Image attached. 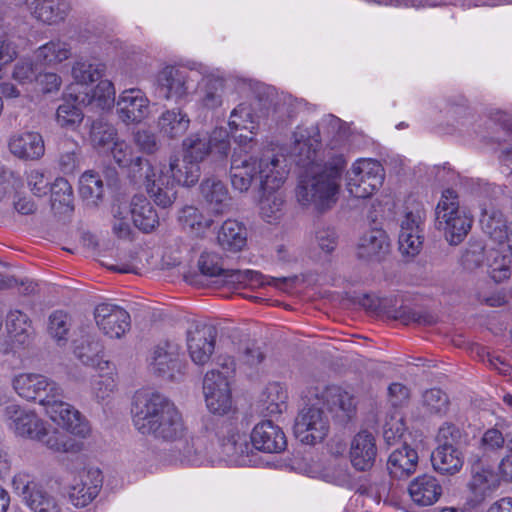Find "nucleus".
Returning <instances> with one entry per match:
<instances>
[{"mask_svg":"<svg viewBox=\"0 0 512 512\" xmlns=\"http://www.w3.org/2000/svg\"><path fill=\"white\" fill-rule=\"evenodd\" d=\"M437 441L439 445L456 446L460 449L466 441V435L457 426L445 423L439 428Z\"/></svg>","mask_w":512,"mask_h":512,"instance_id":"nucleus-59","label":"nucleus"},{"mask_svg":"<svg viewBox=\"0 0 512 512\" xmlns=\"http://www.w3.org/2000/svg\"><path fill=\"white\" fill-rule=\"evenodd\" d=\"M320 129L331 137L332 149L341 147L348 139L350 129L340 118L329 114L322 118L320 126L297 127L293 133L292 154L297 165H313L311 174L305 175L296 189V198L303 207L323 212L331 209L337 202L340 189L341 169L336 166L314 170L317 155L321 147Z\"/></svg>","mask_w":512,"mask_h":512,"instance_id":"nucleus-1","label":"nucleus"},{"mask_svg":"<svg viewBox=\"0 0 512 512\" xmlns=\"http://www.w3.org/2000/svg\"><path fill=\"white\" fill-rule=\"evenodd\" d=\"M483 231L500 246H503L505 237L509 230V225L504 219L502 213L493 212L492 214L485 213L481 219Z\"/></svg>","mask_w":512,"mask_h":512,"instance_id":"nucleus-48","label":"nucleus"},{"mask_svg":"<svg viewBox=\"0 0 512 512\" xmlns=\"http://www.w3.org/2000/svg\"><path fill=\"white\" fill-rule=\"evenodd\" d=\"M441 493L442 488L439 482L431 475L418 476L409 485V494L419 505H432L439 499Z\"/></svg>","mask_w":512,"mask_h":512,"instance_id":"nucleus-34","label":"nucleus"},{"mask_svg":"<svg viewBox=\"0 0 512 512\" xmlns=\"http://www.w3.org/2000/svg\"><path fill=\"white\" fill-rule=\"evenodd\" d=\"M423 407L429 414H443L448 408L447 395L440 389H430L423 394Z\"/></svg>","mask_w":512,"mask_h":512,"instance_id":"nucleus-57","label":"nucleus"},{"mask_svg":"<svg viewBox=\"0 0 512 512\" xmlns=\"http://www.w3.org/2000/svg\"><path fill=\"white\" fill-rule=\"evenodd\" d=\"M204 429L215 431L221 453L229 462L240 466L251 463V441H248L247 433L240 425L228 421L214 423L213 419H207L204 423Z\"/></svg>","mask_w":512,"mask_h":512,"instance_id":"nucleus-8","label":"nucleus"},{"mask_svg":"<svg viewBox=\"0 0 512 512\" xmlns=\"http://www.w3.org/2000/svg\"><path fill=\"white\" fill-rule=\"evenodd\" d=\"M179 222L183 229L196 236L204 234L213 223L212 219L204 216L198 208L189 205L180 210Z\"/></svg>","mask_w":512,"mask_h":512,"instance_id":"nucleus-42","label":"nucleus"},{"mask_svg":"<svg viewBox=\"0 0 512 512\" xmlns=\"http://www.w3.org/2000/svg\"><path fill=\"white\" fill-rule=\"evenodd\" d=\"M472 219L460 208L457 194L443 191L435 209V226L451 245L460 244L471 229Z\"/></svg>","mask_w":512,"mask_h":512,"instance_id":"nucleus-7","label":"nucleus"},{"mask_svg":"<svg viewBox=\"0 0 512 512\" xmlns=\"http://www.w3.org/2000/svg\"><path fill=\"white\" fill-rule=\"evenodd\" d=\"M25 4L38 21L48 25L63 21L69 12L65 0H25Z\"/></svg>","mask_w":512,"mask_h":512,"instance_id":"nucleus-30","label":"nucleus"},{"mask_svg":"<svg viewBox=\"0 0 512 512\" xmlns=\"http://www.w3.org/2000/svg\"><path fill=\"white\" fill-rule=\"evenodd\" d=\"M70 329L71 319L66 313L55 311L50 315L48 332L58 345H63L67 342Z\"/></svg>","mask_w":512,"mask_h":512,"instance_id":"nucleus-52","label":"nucleus"},{"mask_svg":"<svg viewBox=\"0 0 512 512\" xmlns=\"http://www.w3.org/2000/svg\"><path fill=\"white\" fill-rule=\"evenodd\" d=\"M228 124L232 130L243 129L250 134H254L257 128L252 109L247 103H241L232 110Z\"/></svg>","mask_w":512,"mask_h":512,"instance_id":"nucleus-50","label":"nucleus"},{"mask_svg":"<svg viewBox=\"0 0 512 512\" xmlns=\"http://www.w3.org/2000/svg\"><path fill=\"white\" fill-rule=\"evenodd\" d=\"M200 194L207 209L214 215H222L230 208V195L225 184L214 177L204 179Z\"/></svg>","mask_w":512,"mask_h":512,"instance_id":"nucleus-27","label":"nucleus"},{"mask_svg":"<svg viewBox=\"0 0 512 512\" xmlns=\"http://www.w3.org/2000/svg\"><path fill=\"white\" fill-rule=\"evenodd\" d=\"M63 394L45 396L41 405L51 421L61 426L70 434L79 438H86L91 433L87 419L72 405L61 400Z\"/></svg>","mask_w":512,"mask_h":512,"instance_id":"nucleus-12","label":"nucleus"},{"mask_svg":"<svg viewBox=\"0 0 512 512\" xmlns=\"http://www.w3.org/2000/svg\"><path fill=\"white\" fill-rule=\"evenodd\" d=\"M76 100L93 111L110 110L116 104L114 84L108 79L100 80L94 88L79 92Z\"/></svg>","mask_w":512,"mask_h":512,"instance_id":"nucleus-26","label":"nucleus"},{"mask_svg":"<svg viewBox=\"0 0 512 512\" xmlns=\"http://www.w3.org/2000/svg\"><path fill=\"white\" fill-rule=\"evenodd\" d=\"M154 177L146 181V192L154 203L162 208L170 207L176 200L175 185L191 187L201 175L200 165L183 156L171 155L168 163L153 162Z\"/></svg>","mask_w":512,"mask_h":512,"instance_id":"nucleus-4","label":"nucleus"},{"mask_svg":"<svg viewBox=\"0 0 512 512\" xmlns=\"http://www.w3.org/2000/svg\"><path fill=\"white\" fill-rule=\"evenodd\" d=\"M131 415L140 434L173 445L181 462L200 465L206 459L207 441L189 432L181 412L166 397L158 393H137Z\"/></svg>","mask_w":512,"mask_h":512,"instance_id":"nucleus-2","label":"nucleus"},{"mask_svg":"<svg viewBox=\"0 0 512 512\" xmlns=\"http://www.w3.org/2000/svg\"><path fill=\"white\" fill-rule=\"evenodd\" d=\"M217 239L223 249L238 252L246 245L247 231L241 222L228 219L222 224Z\"/></svg>","mask_w":512,"mask_h":512,"instance_id":"nucleus-37","label":"nucleus"},{"mask_svg":"<svg viewBox=\"0 0 512 512\" xmlns=\"http://www.w3.org/2000/svg\"><path fill=\"white\" fill-rule=\"evenodd\" d=\"M6 329L10 339L18 345L30 342L33 327L29 317L20 310H12L7 315Z\"/></svg>","mask_w":512,"mask_h":512,"instance_id":"nucleus-40","label":"nucleus"},{"mask_svg":"<svg viewBox=\"0 0 512 512\" xmlns=\"http://www.w3.org/2000/svg\"><path fill=\"white\" fill-rule=\"evenodd\" d=\"M287 392L279 383H270L261 398L263 409L268 415L281 414L286 409Z\"/></svg>","mask_w":512,"mask_h":512,"instance_id":"nucleus-45","label":"nucleus"},{"mask_svg":"<svg viewBox=\"0 0 512 512\" xmlns=\"http://www.w3.org/2000/svg\"><path fill=\"white\" fill-rule=\"evenodd\" d=\"M505 443L509 449H512V437L510 434L504 437L502 432L496 428L486 430L481 438V446L489 451L500 450L504 447Z\"/></svg>","mask_w":512,"mask_h":512,"instance_id":"nucleus-61","label":"nucleus"},{"mask_svg":"<svg viewBox=\"0 0 512 512\" xmlns=\"http://www.w3.org/2000/svg\"><path fill=\"white\" fill-rule=\"evenodd\" d=\"M188 73L180 66L167 65L156 75L155 87L166 100H180L188 94Z\"/></svg>","mask_w":512,"mask_h":512,"instance_id":"nucleus-22","label":"nucleus"},{"mask_svg":"<svg viewBox=\"0 0 512 512\" xmlns=\"http://www.w3.org/2000/svg\"><path fill=\"white\" fill-rule=\"evenodd\" d=\"M103 475L99 468L86 466L76 471L69 484V500L75 507H86L99 494Z\"/></svg>","mask_w":512,"mask_h":512,"instance_id":"nucleus-14","label":"nucleus"},{"mask_svg":"<svg viewBox=\"0 0 512 512\" xmlns=\"http://www.w3.org/2000/svg\"><path fill=\"white\" fill-rule=\"evenodd\" d=\"M314 243L323 254L330 255L338 245V234L332 227H319L315 231Z\"/></svg>","mask_w":512,"mask_h":512,"instance_id":"nucleus-56","label":"nucleus"},{"mask_svg":"<svg viewBox=\"0 0 512 512\" xmlns=\"http://www.w3.org/2000/svg\"><path fill=\"white\" fill-rule=\"evenodd\" d=\"M72 49L68 42L55 39L40 46L35 51L36 60L46 66L54 67L68 60Z\"/></svg>","mask_w":512,"mask_h":512,"instance_id":"nucleus-39","label":"nucleus"},{"mask_svg":"<svg viewBox=\"0 0 512 512\" xmlns=\"http://www.w3.org/2000/svg\"><path fill=\"white\" fill-rule=\"evenodd\" d=\"M110 154L120 168L127 171V175L134 183H142L146 189V181L154 177L153 162L136 155L134 148L125 140L118 139L110 148Z\"/></svg>","mask_w":512,"mask_h":512,"instance_id":"nucleus-13","label":"nucleus"},{"mask_svg":"<svg viewBox=\"0 0 512 512\" xmlns=\"http://www.w3.org/2000/svg\"><path fill=\"white\" fill-rule=\"evenodd\" d=\"M180 347L172 341H164L158 344L150 358L151 369L159 374H166L173 370L178 361Z\"/></svg>","mask_w":512,"mask_h":512,"instance_id":"nucleus-38","label":"nucleus"},{"mask_svg":"<svg viewBox=\"0 0 512 512\" xmlns=\"http://www.w3.org/2000/svg\"><path fill=\"white\" fill-rule=\"evenodd\" d=\"M37 76L34 64L29 59L18 61L12 72V78L20 85L32 83L37 80Z\"/></svg>","mask_w":512,"mask_h":512,"instance_id":"nucleus-63","label":"nucleus"},{"mask_svg":"<svg viewBox=\"0 0 512 512\" xmlns=\"http://www.w3.org/2000/svg\"><path fill=\"white\" fill-rule=\"evenodd\" d=\"M72 201V188L64 178H57L51 186V204L53 208L69 207Z\"/></svg>","mask_w":512,"mask_h":512,"instance_id":"nucleus-60","label":"nucleus"},{"mask_svg":"<svg viewBox=\"0 0 512 512\" xmlns=\"http://www.w3.org/2000/svg\"><path fill=\"white\" fill-rule=\"evenodd\" d=\"M203 393L208 410L213 414L223 415L232 407V396L228 376L211 370L203 380Z\"/></svg>","mask_w":512,"mask_h":512,"instance_id":"nucleus-15","label":"nucleus"},{"mask_svg":"<svg viewBox=\"0 0 512 512\" xmlns=\"http://www.w3.org/2000/svg\"><path fill=\"white\" fill-rule=\"evenodd\" d=\"M198 267L201 273L208 277H222L228 284L242 286H257L265 284V277L254 270H230L224 269L221 258L216 253L204 252L201 254ZM288 278L271 277L266 283L276 288L283 289Z\"/></svg>","mask_w":512,"mask_h":512,"instance_id":"nucleus-9","label":"nucleus"},{"mask_svg":"<svg viewBox=\"0 0 512 512\" xmlns=\"http://www.w3.org/2000/svg\"><path fill=\"white\" fill-rule=\"evenodd\" d=\"M74 353L85 365L96 368L99 372L109 370L112 363L103 356V345L91 336H85L76 345Z\"/></svg>","mask_w":512,"mask_h":512,"instance_id":"nucleus-31","label":"nucleus"},{"mask_svg":"<svg viewBox=\"0 0 512 512\" xmlns=\"http://www.w3.org/2000/svg\"><path fill=\"white\" fill-rule=\"evenodd\" d=\"M115 105L119 119L127 125L141 123L150 115V100L140 88L123 90Z\"/></svg>","mask_w":512,"mask_h":512,"instance_id":"nucleus-17","label":"nucleus"},{"mask_svg":"<svg viewBox=\"0 0 512 512\" xmlns=\"http://www.w3.org/2000/svg\"><path fill=\"white\" fill-rule=\"evenodd\" d=\"M80 146L73 139L66 138L60 143L59 165L64 173L73 172L79 165Z\"/></svg>","mask_w":512,"mask_h":512,"instance_id":"nucleus-51","label":"nucleus"},{"mask_svg":"<svg viewBox=\"0 0 512 512\" xmlns=\"http://www.w3.org/2000/svg\"><path fill=\"white\" fill-rule=\"evenodd\" d=\"M390 250L388 235L382 229H371L366 231L359 239L357 255L365 260L379 261L384 258Z\"/></svg>","mask_w":512,"mask_h":512,"instance_id":"nucleus-29","label":"nucleus"},{"mask_svg":"<svg viewBox=\"0 0 512 512\" xmlns=\"http://www.w3.org/2000/svg\"><path fill=\"white\" fill-rule=\"evenodd\" d=\"M377 451L375 436L367 430H362L351 439L350 462L356 470L367 471L373 467Z\"/></svg>","mask_w":512,"mask_h":512,"instance_id":"nucleus-25","label":"nucleus"},{"mask_svg":"<svg viewBox=\"0 0 512 512\" xmlns=\"http://www.w3.org/2000/svg\"><path fill=\"white\" fill-rule=\"evenodd\" d=\"M501 480L499 472L496 473L489 467L473 468L469 487L474 494L475 501L482 502L487 496L497 490Z\"/></svg>","mask_w":512,"mask_h":512,"instance_id":"nucleus-35","label":"nucleus"},{"mask_svg":"<svg viewBox=\"0 0 512 512\" xmlns=\"http://www.w3.org/2000/svg\"><path fill=\"white\" fill-rule=\"evenodd\" d=\"M24 187L21 174L6 167H0V201L16 195Z\"/></svg>","mask_w":512,"mask_h":512,"instance_id":"nucleus-54","label":"nucleus"},{"mask_svg":"<svg viewBox=\"0 0 512 512\" xmlns=\"http://www.w3.org/2000/svg\"><path fill=\"white\" fill-rule=\"evenodd\" d=\"M8 149L19 160L38 161L45 154V143L39 132L22 131L10 136Z\"/></svg>","mask_w":512,"mask_h":512,"instance_id":"nucleus-23","label":"nucleus"},{"mask_svg":"<svg viewBox=\"0 0 512 512\" xmlns=\"http://www.w3.org/2000/svg\"><path fill=\"white\" fill-rule=\"evenodd\" d=\"M252 449L265 453H280L285 450L287 440L282 429L270 420L261 421L251 431Z\"/></svg>","mask_w":512,"mask_h":512,"instance_id":"nucleus-24","label":"nucleus"},{"mask_svg":"<svg viewBox=\"0 0 512 512\" xmlns=\"http://www.w3.org/2000/svg\"><path fill=\"white\" fill-rule=\"evenodd\" d=\"M26 504L34 512H60L55 499L38 486H33L31 493L26 496Z\"/></svg>","mask_w":512,"mask_h":512,"instance_id":"nucleus-53","label":"nucleus"},{"mask_svg":"<svg viewBox=\"0 0 512 512\" xmlns=\"http://www.w3.org/2000/svg\"><path fill=\"white\" fill-rule=\"evenodd\" d=\"M105 72V66L101 63H92L85 59L76 60L71 68L74 81L81 86H87L98 81Z\"/></svg>","mask_w":512,"mask_h":512,"instance_id":"nucleus-43","label":"nucleus"},{"mask_svg":"<svg viewBox=\"0 0 512 512\" xmlns=\"http://www.w3.org/2000/svg\"><path fill=\"white\" fill-rule=\"evenodd\" d=\"M13 389L27 400L39 399L45 396L60 395L61 388L46 376L36 373H21L12 380Z\"/></svg>","mask_w":512,"mask_h":512,"instance_id":"nucleus-19","label":"nucleus"},{"mask_svg":"<svg viewBox=\"0 0 512 512\" xmlns=\"http://www.w3.org/2000/svg\"><path fill=\"white\" fill-rule=\"evenodd\" d=\"M79 193L89 203L96 204L103 195V181L93 172H85L79 179Z\"/></svg>","mask_w":512,"mask_h":512,"instance_id":"nucleus-49","label":"nucleus"},{"mask_svg":"<svg viewBox=\"0 0 512 512\" xmlns=\"http://www.w3.org/2000/svg\"><path fill=\"white\" fill-rule=\"evenodd\" d=\"M384 177V168L379 161L358 159L347 172V190L355 198H368L382 186Z\"/></svg>","mask_w":512,"mask_h":512,"instance_id":"nucleus-10","label":"nucleus"},{"mask_svg":"<svg viewBox=\"0 0 512 512\" xmlns=\"http://www.w3.org/2000/svg\"><path fill=\"white\" fill-rule=\"evenodd\" d=\"M287 160L283 154L268 153L257 160V173L262 192L279 190L288 175Z\"/></svg>","mask_w":512,"mask_h":512,"instance_id":"nucleus-20","label":"nucleus"},{"mask_svg":"<svg viewBox=\"0 0 512 512\" xmlns=\"http://www.w3.org/2000/svg\"><path fill=\"white\" fill-rule=\"evenodd\" d=\"M284 206V197L279 190H269L262 192L259 202L261 217L271 223L277 221L282 216Z\"/></svg>","mask_w":512,"mask_h":512,"instance_id":"nucleus-46","label":"nucleus"},{"mask_svg":"<svg viewBox=\"0 0 512 512\" xmlns=\"http://www.w3.org/2000/svg\"><path fill=\"white\" fill-rule=\"evenodd\" d=\"M95 320L99 329L110 338L119 339L130 329L129 313L116 304H99L95 308Z\"/></svg>","mask_w":512,"mask_h":512,"instance_id":"nucleus-21","label":"nucleus"},{"mask_svg":"<svg viewBox=\"0 0 512 512\" xmlns=\"http://www.w3.org/2000/svg\"><path fill=\"white\" fill-rule=\"evenodd\" d=\"M136 146L145 154H154L159 149L156 135L147 129H139L133 134Z\"/></svg>","mask_w":512,"mask_h":512,"instance_id":"nucleus-64","label":"nucleus"},{"mask_svg":"<svg viewBox=\"0 0 512 512\" xmlns=\"http://www.w3.org/2000/svg\"><path fill=\"white\" fill-rule=\"evenodd\" d=\"M217 330L208 324L191 325L186 332V347L196 365H205L211 359L216 344Z\"/></svg>","mask_w":512,"mask_h":512,"instance_id":"nucleus-16","label":"nucleus"},{"mask_svg":"<svg viewBox=\"0 0 512 512\" xmlns=\"http://www.w3.org/2000/svg\"><path fill=\"white\" fill-rule=\"evenodd\" d=\"M190 126V118L180 108H172L163 111L158 117L157 127L159 132L170 139L183 136Z\"/></svg>","mask_w":512,"mask_h":512,"instance_id":"nucleus-32","label":"nucleus"},{"mask_svg":"<svg viewBox=\"0 0 512 512\" xmlns=\"http://www.w3.org/2000/svg\"><path fill=\"white\" fill-rule=\"evenodd\" d=\"M6 414L12 421L11 427L15 434L20 437L40 441L55 452L77 453L82 449L81 442L56 429H48L34 411L9 405L6 407Z\"/></svg>","mask_w":512,"mask_h":512,"instance_id":"nucleus-5","label":"nucleus"},{"mask_svg":"<svg viewBox=\"0 0 512 512\" xmlns=\"http://www.w3.org/2000/svg\"><path fill=\"white\" fill-rule=\"evenodd\" d=\"M184 157L198 165L212 151L220 157L227 156L230 149L228 131L225 128H215L211 134L197 132L190 134L182 142Z\"/></svg>","mask_w":512,"mask_h":512,"instance_id":"nucleus-11","label":"nucleus"},{"mask_svg":"<svg viewBox=\"0 0 512 512\" xmlns=\"http://www.w3.org/2000/svg\"><path fill=\"white\" fill-rule=\"evenodd\" d=\"M425 213L421 209L407 212L400 223L399 250L408 256L417 255L423 245Z\"/></svg>","mask_w":512,"mask_h":512,"instance_id":"nucleus-18","label":"nucleus"},{"mask_svg":"<svg viewBox=\"0 0 512 512\" xmlns=\"http://www.w3.org/2000/svg\"><path fill=\"white\" fill-rule=\"evenodd\" d=\"M505 252L504 246H500L499 250L492 252L489 259L488 272L498 283L508 279L512 272V255Z\"/></svg>","mask_w":512,"mask_h":512,"instance_id":"nucleus-47","label":"nucleus"},{"mask_svg":"<svg viewBox=\"0 0 512 512\" xmlns=\"http://www.w3.org/2000/svg\"><path fill=\"white\" fill-rule=\"evenodd\" d=\"M417 463V452L408 446H403L390 454L387 469L393 478L403 479L415 472Z\"/></svg>","mask_w":512,"mask_h":512,"instance_id":"nucleus-36","label":"nucleus"},{"mask_svg":"<svg viewBox=\"0 0 512 512\" xmlns=\"http://www.w3.org/2000/svg\"><path fill=\"white\" fill-rule=\"evenodd\" d=\"M113 231L119 238L131 234V223L149 233L159 225V216L144 195H135L129 204L121 203L114 209Z\"/></svg>","mask_w":512,"mask_h":512,"instance_id":"nucleus-6","label":"nucleus"},{"mask_svg":"<svg viewBox=\"0 0 512 512\" xmlns=\"http://www.w3.org/2000/svg\"><path fill=\"white\" fill-rule=\"evenodd\" d=\"M431 461L437 472L453 475L461 470L464 464V455L456 446L439 445L433 451Z\"/></svg>","mask_w":512,"mask_h":512,"instance_id":"nucleus-33","label":"nucleus"},{"mask_svg":"<svg viewBox=\"0 0 512 512\" xmlns=\"http://www.w3.org/2000/svg\"><path fill=\"white\" fill-rule=\"evenodd\" d=\"M256 177H258L257 159L248 154L242 155L235 152L230 168L232 187L241 193L247 192Z\"/></svg>","mask_w":512,"mask_h":512,"instance_id":"nucleus-28","label":"nucleus"},{"mask_svg":"<svg viewBox=\"0 0 512 512\" xmlns=\"http://www.w3.org/2000/svg\"><path fill=\"white\" fill-rule=\"evenodd\" d=\"M405 429L402 416L399 414L392 415L384 424L383 437L385 442L388 445L394 444L403 436Z\"/></svg>","mask_w":512,"mask_h":512,"instance_id":"nucleus-62","label":"nucleus"},{"mask_svg":"<svg viewBox=\"0 0 512 512\" xmlns=\"http://www.w3.org/2000/svg\"><path fill=\"white\" fill-rule=\"evenodd\" d=\"M225 81L221 77L209 76L204 79L200 89V105L208 110H215L223 103Z\"/></svg>","mask_w":512,"mask_h":512,"instance_id":"nucleus-41","label":"nucleus"},{"mask_svg":"<svg viewBox=\"0 0 512 512\" xmlns=\"http://www.w3.org/2000/svg\"><path fill=\"white\" fill-rule=\"evenodd\" d=\"M324 407L340 419L350 418L355 411V402L347 391L338 386L324 388L298 414L294 433L296 438L307 445H314L325 439L329 432V420Z\"/></svg>","mask_w":512,"mask_h":512,"instance_id":"nucleus-3","label":"nucleus"},{"mask_svg":"<svg viewBox=\"0 0 512 512\" xmlns=\"http://www.w3.org/2000/svg\"><path fill=\"white\" fill-rule=\"evenodd\" d=\"M114 366H110L109 370H104L92 383V393L98 400H105L115 391L116 379L113 373Z\"/></svg>","mask_w":512,"mask_h":512,"instance_id":"nucleus-55","label":"nucleus"},{"mask_svg":"<svg viewBox=\"0 0 512 512\" xmlns=\"http://www.w3.org/2000/svg\"><path fill=\"white\" fill-rule=\"evenodd\" d=\"M89 139L94 148L107 150L110 149L114 141L119 138L118 132L113 125L102 120H97L91 125Z\"/></svg>","mask_w":512,"mask_h":512,"instance_id":"nucleus-44","label":"nucleus"},{"mask_svg":"<svg viewBox=\"0 0 512 512\" xmlns=\"http://www.w3.org/2000/svg\"><path fill=\"white\" fill-rule=\"evenodd\" d=\"M56 120L61 127L75 128L82 122L83 114L74 104L66 102L58 107Z\"/></svg>","mask_w":512,"mask_h":512,"instance_id":"nucleus-58","label":"nucleus"}]
</instances>
